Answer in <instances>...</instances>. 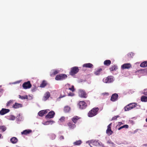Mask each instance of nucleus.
<instances>
[{
	"label": "nucleus",
	"instance_id": "c85d7f7f",
	"mask_svg": "<svg viewBox=\"0 0 147 147\" xmlns=\"http://www.w3.org/2000/svg\"><path fill=\"white\" fill-rule=\"evenodd\" d=\"M82 143V141L81 140H79L76 141L74 142L73 144L74 145H79L81 144Z\"/></svg>",
	"mask_w": 147,
	"mask_h": 147
},
{
	"label": "nucleus",
	"instance_id": "a211bd4d",
	"mask_svg": "<svg viewBox=\"0 0 147 147\" xmlns=\"http://www.w3.org/2000/svg\"><path fill=\"white\" fill-rule=\"evenodd\" d=\"M50 96V94L49 92H47L45 94L43 97V100L45 101Z\"/></svg>",
	"mask_w": 147,
	"mask_h": 147
},
{
	"label": "nucleus",
	"instance_id": "864d4df0",
	"mask_svg": "<svg viewBox=\"0 0 147 147\" xmlns=\"http://www.w3.org/2000/svg\"><path fill=\"white\" fill-rule=\"evenodd\" d=\"M7 147H8L7 146Z\"/></svg>",
	"mask_w": 147,
	"mask_h": 147
},
{
	"label": "nucleus",
	"instance_id": "72a5a7b5",
	"mask_svg": "<svg viewBox=\"0 0 147 147\" xmlns=\"http://www.w3.org/2000/svg\"><path fill=\"white\" fill-rule=\"evenodd\" d=\"M129 127V126L127 125H124L120 127H119L118 128L119 130H120V129L123 128H128Z\"/></svg>",
	"mask_w": 147,
	"mask_h": 147
},
{
	"label": "nucleus",
	"instance_id": "423d86ee",
	"mask_svg": "<svg viewBox=\"0 0 147 147\" xmlns=\"http://www.w3.org/2000/svg\"><path fill=\"white\" fill-rule=\"evenodd\" d=\"M113 81V77L111 76H109L107 77L104 78L103 80V82L106 83H111Z\"/></svg>",
	"mask_w": 147,
	"mask_h": 147
},
{
	"label": "nucleus",
	"instance_id": "aec40b11",
	"mask_svg": "<svg viewBox=\"0 0 147 147\" xmlns=\"http://www.w3.org/2000/svg\"><path fill=\"white\" fill-rule=\"evenodd\" d=\"M13 107L15 109H17L22 107V104L16 103L13 105Z\"/></svg>",
	"mask_w": 147,
	"mask_h": 147
},
{
	"label": "nucleus",
	"instance_id": "58836bf2",
	"mask_svg": "<svg viewBox=\"0 0 147 147\" xmlns=\"http://www.w3.org/2000/svg\"><path fill=\"white\" fill-rule=\"evenodd\" d=\"M69 89L73 92L75 91V89L74 88V86H72L71 88H69Z\"/></svg>",
	"mask_w": 147,
	"mask_h": 147
},
{
	"label": "nucleus",
	"instance_id": "20e7f679",
	"mask_svg": "<svg viewBox=\"0 0 147 147\" xmlns=\"http://www.w3.org/2000/svg\"><path fill=\"white\" fill-rule=\"evenodd\" d=\"M137 105L135 103H130L124 107V109L125 111H129L135 108Z\"/></svg>",
	"mask_w": 147,
	"mask_h": 147
},
{
	"label": "nucleus",
	"instance_id": "6e6552de",
	"mask_svg": "<svg viewBox=\"0 0 147 147\" xmlns=\"http://www.w3.org/2000/svg\"><path fill=\"white\" fill-rule=\"evenodd\" d=\"M32 86L30 82L29 81L24 82L22 85V87L24 89H28L30 88Z\"/></svg>",
	"mask_w": 147,
	"mask_h": 147
},
{
	"label": "nucleus",
	"instance_id": "a19ab883",
	"mask_svg": "<svg viewBox=\"0 0 147 147\" xmlns=\"http://www.w3.org/2000/svg\"><path fill=\"white\" fill-rule=\"evenodd\" d=\"M119 117V116H115L114 117H113L112 118L111 120L112 121V120H116V119H117V118L118 117Z\"/></svg>",
	"mask_w": 147,
	"mask_h": 147
},
{
	"label": "nucleus",
	"instance_id": "6ab92c4d",
	"mask_svg": "<svg viewBox=\"0 0 147 147\" xmlns=\"http://www.w3.org/2000/svg\"><path fill=\"white\" fill-rule=\"evenodd\" d=\"M59 72V71L58 70L53 69L51 72L50 75L51 76H52L58 74Z\"/></svg>",
	"mask_w": 147,
	"mask_h": 147
},
{
	"label": "nucleus",
	"instance_id": "473e14b6",
	"mask_svg": "<svg viewBox=\"0 0 147 147\" xmlns=\"http://www.w3.org/2000/svg\"><path fill=\"white\" fill-rule=\"evenodd\" d=\"M19 98L23 100L28 99V96L27 95H25V96H22L20 95H19Z\"/></svg>",
	"mask_w": 147,
	"mask_h": 147
},
{
	"label": "nucleus",
	"instance_id": "c9c22d12",
	"mask_svg": "<svg viewBox=\"0 0 147 147\" xmlns=\"http://www.w3.org/2000/svg\"><path fill=\"white\" fill-rule=\"evenodd\" d=\"M50 137L52 140H53L55 138V135L54 134H52L50 135Z\"/></svg>",
	"mask_w": 147,
	"mask_h": 147
},
{
	"label": "nucleus",
	"instance_id": "a18cd8bd",
	"mask_svg": "<svg viewBox=\"0 0 147 147\" xmlns=\"http://www.w3.org/2000/svg\"><path fill=\"white\" fill-rule=\"evenodd\" d=\"M128 92L129 93L132 94L134 92V91H133L132 90H129L128 91Z\"/></svg>",
	"mask_w": 147,
	"mask_h": 147
},
{
	"label": "nucleus",
	"instance_id": "3c124183",
	"mask_svg": "<svg viewBox=\"0 0 147 147\" xmlns=\"http://www.w3.org/2000/svg\"><path fill=\"white\" fill-rule=\"evenodd\" d=\"M1 136H2L1 134H0V138H1Z\"/></svg>",
	"mask_w": 147,
	"mask_h": 147
},
{
	"label": "nucleus",
	"instance_id": "f257e3e1",
	"mask_svg": "<svg viewBox=\"0 0 147 147\" xmlns=\"http://www.w3.org/2000/svg\"><path fill=\"white\" fill-rule=\"evenodd\" d=\"M99 109L98 107H95L90 111L88 113V116L90 117H93L97 114Z\"/></svg>",
	"mask_w": 147,
	"mask_h": 147
},
{
	"label": "nucleus",
	"instance_id": "412c9836",
	"mask_svg": "<svg viewBox=\"0 0 147 147\" xmlns=\"http://www.w3.org/2000/svg\"><path fill=\"white\" fill-rule=\"evenodd\" d=\"M32 130L30 129H26L23 131L21 132V134H23L26 135L29 134L32 132Z\"/></svg>",
	"mask_w": 147,
	"mask_h": 147
},
{
	"label": "nucleus",
	"instance_id": "4be33fe9",
	"mask_svg": "<svg viewBox=\"0 0 147 147\" xmlns=\"http://www.w3.org/2000/svg\"><path fill=\"white\" fill-rule=\"evenodd\" d=\"M83 66L86 67L92 68L93 67V65L92 64L89 63L84 64Z\"/></svg>",
	"mask_w": 147,
	"mask_h": 147
},
{
	"label": "nucleus",
	"instance_id": "37998d69",
	"mask_svg": "<svg viewBox=\"0 0 147 147\" xmlns=\"http://www.w3.org/2000/svg\"><path fill=\"white\" fill-rule=\"evenodd\" d=\"M134 54L132 53H131L128 54V56H129L130 55V56H131V57H132V56H134Z\"/></svg>",
	"mask_w": 147,
	"mask_h": 147
},
{
	"label": "nucleus",
	"instance_id": "f3484780",
	"mask_svg": "<svg viewBox=\"0 0 147 147\" xmlns=\"http://www.w3.org/2000/svg\"><path fill=\"white\" fill-rule=\"evenodd\" d=\"M80 118L78 116H74L71 118V120L73 122L76 124L77 123L78 121L80 119Z\"/></svg>",
	"mask_w": 147,
	"mask_h": 147
},
{
	"label": "nucleus",
	"instance_id": "2f4dec72",
	"mask_svg": "<svg viewBox=\"0 0 147 147\" xmlns=\"http://www.w3.org/2000/svg\"><path fill=\"white\" fill-rule=\"evenodd\" d=\"M6 129V128L5 126L3 125L0 126V130H1V131L4 132L5 131Z\"/></svg>",
	"mask_w": 147,
	"mask_h": 147
},
{
	"label": "nucleus",
	"instance_id": "e433bc0d",
	"mask_svg": "<svg viewBox=\"0 0 147 147\" xmlns=\"http://www.w3.org/2000/svg\"><path fill=\"white\" fill-rule=\"evenodd\" d=\"M9 119L10 120H14L15 119L16 117L13 115H11L9 116Z\"/></svg>",
	"mask_w": 147,
	"mask_h": 147
},
{
	"label": "nucleus",
	"instance_id": "49530a36",
	"mask_svg": "<svg viewBox=\"0 0 147 147\" xmlns=\"http://www.w3.org/2000/svg\"><path fill=\"white\" fill-rule=\"evenodd\" d=\"M59 139L60 140H63L64 139V137L63 136H61L59 138Z\"/></svg>",
	"mask_w": 147,
	"mask_h": 147
},
{
	"label": "nucleus",
	"instance_id": "a878e982",
	"mask_svg": "<svg viewBox=\"0 0 147 147\" xmlns=\"http://www.w3.org/2000/svg\"><path fill=\"white\" fill-rule=\"evenodd\" d=\"M70 110V108L69 107L67 106H65L64 108V111L65 113L69 112Z\"/></svg>",
	"mask_w": 147,
	"mask_h": 147
},
{
	"label": "nucleus",
	"instance_id": "393cba45",
	"mask_svg": "<svg viewBox=\"0 0 147 147\" xmlns=\"http://www.w3.org/2000/svg\"><path fill=\"white\" fill-rule=\"evenodd\" d=\"M111 63V61L109 60H106L104 62V64L107 66H109Z\"/></svg>",
	"mask_w": 147,
	"mask_h": 147
},
{
	"label": "nucleus",
	"instance_id": "4c0bfd02",
	"mask_svg": "<svg viewBox=\"0 0 147 147\" xmlns=\"http://www.w3.org/2000/svg\"><path fill=\"white\" fill-rule=\"evenodd\" d=\"M107 143L111 144L113 146L115 145L114 143L112 142L110 140H108L107 142Z\"/></svg>",
	"mask_w": 147,
	"mask_h": 147
},
{
	"label": "nucleus",
	"instance_id": "0eeeda50",
	"mask_svg": "<svg viewBox=\"0 0 147 147\" xmlns=\"http://www.w3.org/2000/svg\"><path fill=\"white\" fill-rule=\"evenodd\" d=\"M78 105L79 106V108L81 109H85L87 106L86 103L83 101H80L79 102Z\"/></svg>",
	"mask_w": 147,
	"mask_h": 147
},
{
	"label": "nucleus",
	"instance_id": "f8f14e48",
	"mask_svg": "<svg viewBox=\"0 0 147 147\" xmlns=\"http://www.w3.org/2000/svg\"><path fill=\"white\" fill-rule=\"evenodd\" d=\"M112 124V123H111L108 125L107 126V129L106 130V133L109 136L111 135L113 133V131L111 130V127Z\"/></svg>",
	"mask_w": 147,
	"mask_h": 147
},
{
	"label": "nucleus",
	"instance_id": "b1692460",
	"mask_svg": "<svg viewBox=\"0 0 147 147\" xmlns=\"http://www.w3.org/2000/svg\"><path fill=\"white\" fill-rule=\"evenodd\" d=\"M117 69V67L116 66L113 65L109 68V69L110 71H112L116 70Z\"/></svg>",
	"mask_w": 147,
	"mask_h": 147
},
{
	"label": "nucleus",
	"instance_id": "8fccbe9b",
	"mask_svg": "<svg viewBox=\"0 0 147 147\" xmlns=\"http://www.w3.org/2000/svg\"><path fill=\"white\" fill-rule=\"evenodd\" d=\"M54 121H50V122L51 123V122H54Z\"/></svg>",
	"mask_w": 147,
	"mask_h": 147
},
{
	"label": "nucleus",
	"instance_id": "bb28decb",
	"mask_svg": "<svg viewBox=\"0 0 147 147\" xmlns=\"http://www.w3.org/2000/svg\"><path fill=\"white\" fill-rule=\"evenodd\" d=\"M102 69L100 68L98 69L96 71L94 72V74L96 75H99L100 74V72L102 71Z\"/></svg>",
	"mask_w": 147,
	"mask_h": 147
},
{
	"label": "nucleus",
	"instance_id": "1a4fd4ad",
	"mask_svg": "<svg viewBox=\"0 0 147 147\" xmlns=\"http://www.w3.org/2000/svg\"><path fill=\"white\" fill-rule=\"evenodd\" d=\"M79 94L81 98H86L87 97V94L84 90H80L79 91Z\"/></svg>",
	"mask_w": 147,
	"mask_h": 147
},
{
	"label": "nucleus",
	"instance_id": "39448f33",
	"mask_svg": "<svg viewBox=\"0 0 147 147\" xmlns=\"http://www.w3.org/2000/svg\"><path fill=\"white\" fill-rule=\"evenodd\" d=\"M67 76L66 74H61L57 75L55 79L57 80H62L67 78Z\"/></svg>",
	"mask_w": 147,
	"mask_h": 147
},
{
	"label": "nucleus",
	"instance_id": "5701e85b",
	"mask_svg": "<svg viewBox=\"0 0 147 147\" xmlns=\"http://www.w3.org/2000/svg\"><path fill=\"white\" fill-rule=\"evenodd\" d=\"M11 142L13 144L16 143L18 141V140L16 138L13 137L10 139Z\"/></svg>",
	"mask_w": 147,
	"mask_h": 147
},
{
	"label": "nucleus",
	"instance_id": "de8ad7c7",
	"mask_svg": "<svg viewBox=\"0 0 147 147\" xmlns=\"http://www.w3.org/2000/svg\"><path fill=\"white\" fill-rule=\"evenodd\" d=\"M103 94H104V95L106 94H108V93H103Z\"/></svg>",
	"mask_w": 147,
	"mask_h": 147
},
{
	"label": "nucleus",
	"instance_id": "f03ea898",
	"mask_svg": "<svg viewBox=\"0 0 147 147\" xmlns=\"http://www.w3.org/2000/svg\"><path fill=\"white\" fill-rule=\"evenodd\" d=\"M79 71V69L78 67H74L71 68L69 74L70 75L73 76L78 73Z\"/></svg>",
	"mask_w": 147,
	"mask_h": 147
},
{
	"label": "nucleus",
	"instance_id": "9b49d317",
	"mask_svg": "<svg viewBox=\"0 0 147 147\" xmlns=\"http://www.w3.org/2000/svg\"><path fill=\"white\" fill-rule=\"evenodd\" d=\"M118 97L119 96L117 94H113L112 95L110 100L112 101L115 102L117 100Z\"/></svg>",
	"mask_w": 147,
	"mask_h": 147
},
{
	"label": "nucleus",
	"instance_id": "c756f323",
	"mask_svg": "<svg viewBox=\"0 0 147 147\" xmlns=\"http://www.w3.org/2000/svg\"><path fill=\"white\" fill-rule=\"evenodd\" d=\"M47 84L46 81H43L40 85V87L41 88H44L46 86Z\"/></svg>",
	"mask_w": 147,
	"mask_h": 147
},
{
	"label": "nucleus",
	"instance_id": "dca6fc26",
	"mask_svg": "<svg viewBox=\"0 0 147 147\" xmlns=\"http://www.w3.org/2000/svg\"><path fill=\"white\" fill-rule=\"evenodd\" d=\"M10 110L9 109L3 108L0 111V114L1 115H3L5 114L8 113Z\"/></svg>",
	"mask_w": 147,
	"mask_h": 147
},
{
	"label": "nucleus",
	"instance_id": "4468645a",
	"mask_svg": "<svg viewBox=\"0 0 147 147\" xmlns=\"http://www.w3.org/2000/svg\"><path fill=\"white\" fill-rule=\"evenodd\" d=\"M49 110L48 109L40 111L38 113L39 116H43L44 115L47 114Z\"/></svg>",
	"mask_w": 147,
	"mask_h": 147
},
{
	"label": "nucleus",
	"instance_id": "603ef678",
	"mask_svg": "<svg viewBox=\"0 0 147 147\" xmlns=\"http://www.w3.org/2000/svg\"><path fill=\"white\" fill-rule=\"evenodd\" d=\"M146 121L147 122V118L146 119Z\"/></svg>",
	"mask_w": 147,
	"mask_h": 147
},
{
	"label": "nucleus",
	"instance_id": "ea45409f",
	"mask_svg": "<svg viewBox=\"0 0 147 147\" xmlns=\"http://www.w3.org/2000/svg\"><path fill=\"white\" fill-rule=\"evenodd\" d=\"M12 100H9L7 103V106H9L12 103Z\"/></svg>",
	"mask_w": 147,
	"mask_h": 147
},
{
	"label": "nucleus",
	"instance_id": "ddd939ff",
	"mask_svg": "<svg viewBox=\"0 0 147 147\" xmlns=\"http://www.w3.org/2000/svg\"><path fill=\"white\" fill-rule=\"evenodd\" d=\"M131 67V65L130 63H125L121 65V68L123 69H129Z\"/></svg>",
	"mask_w": 147,
	"mask_h": 147
},
{
	"label": "nucleus",
	"instance_id": "9d476101",
	"mask_svg": "<svg viewBox=\"0 0 147 147\" xmlns=\"http://www.w3.org/2000/svg\"><path fill=\"white\" fill-rule=\"evenodd\" d=\"M55 113L53 111H51L49 112L48 114L46 116L45 118L47 119H51L53 118L55 115Z\"/></svg>",
	"mask_w": 147,
	"mask_h": 147
},
{
	"label": "nucleus",
	"instance_id": "7c9ffc66",
	"mask_svg": "<svg viewBox=\"0 0 147 147\" xmlns=\"http://www.w3.org/2000/svg\"><path fill=\"white\" fill-rule=\"evenodd\" d=\"M141 100L142 102H147V97L143 96L141 98Z\"/></svg>",
	"mask_w": 147,
	"mask_h": 147
},
{
	"label": "nucleus",
	"instance_id": "2eb2a0df",
	"mask_svg": "<svg viewBox=\"0 0 147 147\" xmlns=\"http://www.w3.org/2000/svg\"><path fill=\"white\" fill-rule=\"evenodd\" d=\"M67 125L71 129H73L76 127L75 124H73L71 121H69L67 123Z\"/></svg>",
	"mask_w": 147,
	"mask_h": 147
},
{
	"label": "nucleus",
	"instance_id": "f704fd0d",
	"mask_svg": "<svg viewBox=\"0 0 147 147\" xmlns=\"http://www.w3.org/2000/svg\"><path fill=\"white\" fill-rule=\"evenodd\" d=\"M65 118L64 117H61L59 119L61 122H63L65 121Z\"/></svg>",
	"mask_w": 147,
	"mask_h": 147
},
{
	"label": "nucleus",
	"instance_id": "cd10ccee",
	"mask_svg": "<svg viewBox=\"0 0 147 147\" xmlns=\"http://www.w3.org/2000/svg\"><path fill=\"white\" fill-rule=\"evenodd\" d=\"M140 66L142 67H147V61H144L142 63Z\"/></svg>",
	"mask_w": 147,
	"mask_h": 147
},
{
	"label": "nucleus",
	"instance_id": "09e8293b",
	"mask_svg": "<svg viewBox=\"0 0 147 147\" xmlns=\"http://www.w3.org/2000/svg\"><path fill=\"white\" fill-rule=\"evenodd\" d=\"M119 123L120 124V125H121V124H123V123H122V122H119Z\"/></svg>",
	"mask_w": 147,
	"mask_h": 147
},
{
	"label": "nucleus",
	"instance_id": "7ed1b4c3",
	"mask_svg": "<svg viewBox=\"0 0 147 147\" xmlns=\"http://www.w3.org/2000/svg\"><path fill=\"white\" fill-rule=\"evenodd\" d=\"M86 143H89V145L90 147H92L91 146V144H92V145L98 146H100L101 145L100 144H101V142H99L98 141H96L94 140H92L88 141L86 142Z\"/></svg>",
	"mask_w": 147,
	"mask_h": 147
},
{
	"label": "nucleus",
	"instance_id": "c03bdc74",
	"mask_svg": "<svg viewBox=\"0 0 147 147\" xmlns=\"http://www.w3.org/2000/svg\"><path fill=\"white\" fill-rule=\"evenodd\" d=\"M36 87H34L31 90L32 92H34L36 91Z\"/></svg>",
	"mask_w": 147,
	"mask_h": 147
},
{
	"label": "nucleus",
	"instance_id": "79ce46f5",
	"mask_svg": "<svg viewBox=\"0 0 147 147\" xmlns=\"http://www.w3.org/2000/svg\"><path fill=\"white\" fill-rule=\"evenodd\" d=\"M74 95V94L72 92H70L69 93H68V96H73Z\"/></svg>",
	"mask_w": 147,
	"mask_h": 147
}]
</instances>
